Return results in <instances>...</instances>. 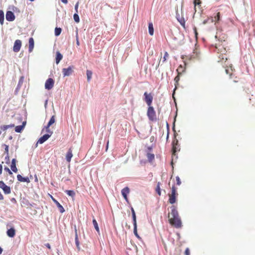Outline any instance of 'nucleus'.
Here are the masks:
<instances>
[{
  "label": "nucleus",
  "instance_id": "a878e982",
  "mask_svg": "<svg viewBox=\"0 0 255 255\" xmlns=\"http://www.w3.org/2000/svg\"><path fill=\"white\" fill-rule=\"evenodd\" d=\"M225 71L227 74H229L230 76H231L233 73V69L232 68V66H230V67H227L226 68Z\"/></svg>",
  "mask_w": 255,
  "mask_h": 255
},
{
  "label": "nucleus",
  "instance_id": "680f3d73",
  "mask_svg": "<svg viewBox=\"0 0 255 255\" xmlns=\"http://www.w3.org/2000/svg\"><path fill=\"white\" fill-rule=\"evenodd\" d=\"M30 0V1H34V0Z\"/></svg>",
  "mask_w": 255,
  "mask_h": 255
},
{
  "label": "nucleus",
  "instance_id": "13d9d810",
  "mask_svg": "<svg viewBox=\"0 0 255 255\" xmlns=\"http://www.w3.org/2000/svg\"><path fill=\"white\" fill-rule=\"evenodd\" d=\"M2 252V248L0 247V254H1Z\"/></svg>",
  "mask_w": 255,
  "mask_h": 255
},
{
  "label": "nucleus",
  "instance_id": "473e14b6",
  "mask_svg": "<svg viewBox=\"0 0 255 255\" xmlns=\"http://www.w3.org/2000/svg\"><path fill=\"white\" fill-rule=\"evenodd\" d=\"M219 58L220 59V60L219 62H221L222 60H224L225 59L226 60H227V57L226 56V55L225 54H221L219 55Z\"/></svg>",
  "mask_w": 255,
  "mask_h": 255
},
{
  "label": "nucleus",
  "instance_id": "2eb2a0df",
  "mask_svg": "<svg viewBox=\"0 0 255 255\" xmlns=\"http://www.w3.org/2000/svg\"><path fill=\"white\" fill-rule=\"evenodd\" d=\"M55 122V116H53L50 121H49L48 124H47V126L45 127L46 128V130L47 132H49L50 129H49V127L50 126H51L53 124H54V123Z\"/></svg>",
  "mask_w": 255,
  "mask_h": 255
},
{
  "label": "nucleus",
  "instance_id": "8fccbe9b",
  "mask_svg": "<svg viewBox=\"0 0 255 255\" xmlns=\"http://www.w3.org/2000/svg\"><path fill=\"white\" fill-rule=\"evenodd\" d=\"M16 159L13 158L12 159V161H11V164H16Z\"/></svg>",
  "mask_w": 255,
  "mask_h": 255
},
{
  "label": "nucleus",
  "instance_id": "393cba45",
  "mask_svg": "<svg viewBox=\"0 0 255 255\" xmlns=\"http://www.w3.org/2000/svg\"><path fill=\"white\" fill-rule=\"evenodd\" d=\"M14 127V124H10V125H4V126L0 127V129L3 131H5L6 129H7L8 128H13Z\"/></svg>",
  "mask_w": 255,
  "mask_h": 255
},
{
  "label": "nucleus",
  "instance_id": "49530a36",
  "mask_svg": "<svg viewBox=\"0 0 255 255\" xmlns=\"http://www.w3.org/2000/svg\"><path fill=\"white\" fill-rule=\"evenodd\" d=\"M78 6H79V2H77L75 5V9L76 11V13H78Z\"/></svg>",
  "mask_w": 255,
  "mask_h": 255
},
{
  "label": "nucleus",
  "instance_id": "cd10ccee",
  "mask_svg": "<svg viewBox=\"0 0 255 255\" xmlns=\"http://www.w3.org/2000/svg\"><path fill=\"white\" fill-rule=\"evenodd\" d=\"M169 58V54L167 52H164V56H163V57L162 58V60H160L159 62H160L161 61L162 62V63H164V62H165V61H166L167 59ZM160 63H159V64Z\"/></svg>",
  "mask_w": 255,
  "mask_h": 255
},
{
  "label": "nucleus",
  "instance_id": "ea45409f",
  "mask_svg": "<svg viewBox=\"0 0 255 255\" xmlns=\"http://www.w3.org/2000/svg\"><path fill=\"white\" fill-rule=\"evenodd\" d=\"M132 219H133V226H137L135 214H132Z\"/></svg>",
  "mask_w": 255,
  "mask_h": 255
},
{
  "label": "nucleus",
  "instance_id": "052dcab7",
  "mask_svg": "<svg viewBox=\"0 0 255 255\" xmlns=\"http://www.w3.org/2000/svg\"><path fill=\"white\" fill-rule=\"evenodd\" d=\"M5 158L7 159L8 160H9V156H8V154H7V156L5 157Z\"/></svg>",
  "mask_w": 255,
  "mask_h": 255
},
{
  "label": "nucleus",
  "instance_id": "ddd939ff",
  "mask_svg": "<svg viewBox=\"0 0 255 255\" xmlns=\"http://www.w3.org/2000/svg\"><path fill=\"white\" fill-rule=\"evenodd\" d=\"M221 14L220 12L217 13L216 15L214 17H211V19L212 22H215V24L218 23L220 20Z\"/></svg>",
  "mask_w": 255,
  "mask_h": 255
},
{
  "label": "nucleus",
  "instance_id": "1a4fd4ad",
  "mask_svg": "<svg viewBox=\"0 0 255 255\" xmlns=\"http://www.w3.org/2000/svg\"><path fill=\"white\" fill-rule=\"evenodd\" d=\"M49 134H45L41 136L38 140L37 143H39L40 144H42L46 140H47L52 135V131H49L48 132Z\"/></svg>",
  "mask_w": 255,
  "mask_h": 255
},
{
  "label": "nucleus",
  "instance_id": "6e6d98bb",
  "mask_svg": "<svg viewBox=\"0 0 255 255\" xmlns=\"http://www.w3.org/2000/svg\"><path fill=\"white\" fill-rule=\"evenodd\" d=\"M3 199V196L1 194V193L0 192V200Z\"/></svg>",
  "mask_w": 255,
  "mask_h": 255
},
{
  "label": "nucleus",
  "instance_id": "c9c22d12",
  "mask_svg": "<svg viewBox=\"0 0 255 255\" xmlns=\"http://www.w3.org/2000/svg\"><path fill=\"white\" fill-rule=\"evenodd\" d=\"M61 31L62 29L61 28L56 27L55 29V35L56 36H59L60 34Z\"/></svg>",
  "mask_w": 255,
  "mask_h": 255
},
{
  "label": "nucleus",
  "instance_id": "7c9ffc66",
  "mask_svg": "<svg viewBox=\"0 0 255 255\" xmlns=\"http://www.w3.org/2000/svg\"><path fill=\"white\" fill-rule=\"evenodd\" d=\"M4 22V13L2 10H0V23L1 25L3 24Z\"/></svg>",
  "mask_w": 255,
  "mask_h": 255
},
{
  "label": "nucleus",
  "instance_id": "72a5a7b5",
  "mask_svg": "<svg viewBox=\"0 0 255 255\" xmlns=\"http://www.w3.org/2000/svg\"><path fill=\"white\" fill-rule=\"evenodd\" d=\"M65 192L69 196L73 197L75 195V193L73 190H66Z\"/></svg>",
  "mask_w": 255,
  "mask_h": 255
},
{
  "label": "nucleus",
  "instance_id": "3c124183",
  "mask_svg": "<svg viewBox=\"0 0 255 255\" xmlns=\"http://www.w3.org/2000/svg\"><path fill=\"white\" fill-rule=\"evenodd\" d=\"M2 166L1 164H0V174L2 173Z\"/></svg>",
  "mask_w": 255,
  "mask_h": 255
},
{
  "label": "nucleus",
  "instance_id": "9d476101",
  "mask_svg": "<svg viewBox=\"0 0 255 255\" xmlns=\"http://www.w3.org/2000/svg\"><path fill=\"white\" fill-rule=\"evenodd\" d=\"M21 41L20 40H16L14 43V46L13 47V50L14 52H18L21 48Z\"/></svg>",
  "mask_w": 255,
  "mask_h": 255
},
{
  "label": "nucleus",
  "instance_id": "39448f33",
  "mask_svg": "<svg viewBox=\"0 0 255 255\" xmlns=\"http://www.w3.org/2000/svg\"><path fill=\"white\" fill-rule=\"evenodd\" d=\"M74 66H70L67 68H63L62 69V73L64 77L69 76L71 75L74 72Z\"/></svg>",
  "mask_w": 255,
  "mask_h": 255
},
{
  "label": "nucleus",
  "instance_id": "6e6552de",
  "mask_svg": "<svg viewBox=\"0 0 255 255\" xmlns=\"http://www.w3.org/2000/svg\"><path fill=\"white\" fill-rule=\"evenodd\" d=\"M179 145H178V141L177 139H175L172 142V155L175 156L176 155V152L177 151H179L180 149L179 148Z\"/></svg>",
  "mask_w": 255,
  "mask_h": 255
},
{
  "label": "nucleus",
  "instance_id": "4c0bfd02",
  "mask_svg": "<svg viewBox=\"0 0 255 255\" xmlns=\"http://www.w3.org/2000/svg\"><path fill=\"white\" fill-rule=\"evenodd\" d=\"M134 226V229H133V232L135 236L138 238V239H141V238L139 237V236L137 234V226Z\"/></svg>",
  "mask_w": 255,
  "mask_h": 255
},
{
  "label": "nucleus",
  "instance_id": "79ce46f5",
  "mask_svg": "<svg viewBox=\"0 0 255 255\" xmlns=\"http://www.w3.org/2000/svg\"><path fill=\"white\" fill-rule=\"evenodd\" d=\"M176 182L177 185H180L181 184V181L179 176L176 177Z\"/></svg>",
  "mask_w": 255,
  "mask_h": 255
},
{
  "label": "nucleus",
  "instance_id": "423d86ee",
  "mask_svg": "<svg viewBox=\"0 0 255 255\" xmlns=\"http://www.w3.org/2000/svg\"><path fill=\"white\" fill-rule=\"evenodd\" d=\"M0 188L2 189L5 194H10L11 192L10 187L7 186L2 181H0Z\"/></svg>",
  "mask_w": 255,
  "mask_h": 255
},
{
  "label": "nucleus",
  "instance_id": "f3484780",
  "mask_svg": "<svg viewBox=\"0 0 255 255\" xmlns=\"http://www.w3.org/2000/svg\"><path fill=\"white\" fill-rule=\"evenodd\" d=\"M17 180L20 182L29 183L30 180L28 177H23L21 175L18 174L17 175Z\"/></svg>",
  "mask_w": 255,
  "mask_h": 255
},
{
  "label": "nucleus",
  "instance_id": "c756f323",
  "mask_svg": "<svg viewBox=\"0 0 255 255\" xmlns=\"http://www.w3.org/2000/svg\"><path fill=\"white\" fill-rule=\"evenodd\" d=\"M193 3H194V4L195 10L196 11V7L197 5L199 6V7L201 6V1L200 0H194Z\"/></svg>",
  "mask_w": 255,
  "mask_h": 255
},
{
  "label": "nucleus",
  "instance_id": "a18cd8bd",
  "mask_svg": "<svg viewBox=\"0 0 255 255\" xmlns=\"http://www.w3.org/2000/svg\"><path fill=\"white\" fill-rule=\"evenodd\" d=\"M184 254L185 255H190V251L188 248L185 250Z\"/></svg>",
  "mask_w": 255,
  "mask_h": 255
},
{
  "label": "nucleus",
  "instance_id": "5701e85b",
  "mask_svg": "<svg viewBox=\"0 0 255 255\" xmlns=\"http://www.w3.org/2000/svg\"><path fill=\"white\" fill-rule=\"evenodd\" d=\"M181 75H178L175 77L174 82H175V88L174 91L177 89L178 86L179 85V81L180 80V77Z\"/></svg>",
  "mask_w": 255,
  "mask_h": 255
},
{
  "label": "nucleus",
  "instance_id": "f257e3e1",
  "mask_svg": "<svg viewBox=\"0 0 255 255\" xmlns=\"http://www.w3.org/2000/svg\"><path fill=\"white\" fill-rule=\"evenodd\" d=\"M168 219L171 226L176 228H181V220L179 216L178 211L174 206L171 207V212L168 214Z\"/></svg>",
  "mask_w": 255,
  "mask_h": 255
},
{
  "label": "nucleus",
  "instance_id": "37998d69",
  "mask_svg": "<svg viewBox=\"0 0 255 255\" xmlns=\"http://www.w3.org/2000/svg\"><path fill=\"white\" fill-rule=\"evenodd\" d=\"M75 242H76V244L77 247L79 248V242L78 241L77 234H76Z\"/></svg>",
  "mask_w": 255,
  "mask_h": 255
},
{
  "label": "nucleus",
  "instance_id": "58836bf2",
  "mask_svg": "<svg viewBox=\"0 0 255 255\" xmlns=\"http://www.w3.org/2000/svg\"><path fill=\"white\" fill-rule=\"evenodd\" d=\"M11 169L15 173L17 172V169L16 167V164H11L10 166Z\"/></svg>",
  "mask_w": 255,
  "mask_h": 255
},
{
  "label": "nucleus",
  "instance_id": "f704fd0d",
  "mask_svg": "<svg viewBox=\"0 0 255 255\" xmlns=\"http://www.w3.org/2000/svg\"><path fill=\"white\" fill-rule=\"evenodd\" d=\"M93 225H94L96 230L98 232H99V228L98 225V223H97L96 219H94L93 220Z\"/></svg>",
  "mask_w": 255,
  "mask_h": 255
},
{
  "label": "nucleus",
  "instance_id": "603ef678",
  "mask_svg": "<svg viewBox=\"0 0 255 255\" xmlns=\"http://www.w3.org/2000/svg\"><path fill=\"white\" fill-rule=\"evenodd\" d=\"M131 211L132 215L135 214V211H134V209H133V208L132 207H131Z\"/></svg>",
  "mask_w": 255,
  "mask_h": 255
},
{
  "label": "nucleus",
  "instance_id": "dca6fc26",
  "mask_svg": "<svg viewBox=\"0 0 255 255\" xmlns=\"http://www.w3.org/2000/svg\"><path fill=\"white\" fill-rule=\"evenodd\" d=\"M73 157L72 149V148H70L66 155V159L67 162H70L71 158Z\"/></svg>",
  "mask_w": 255,
  "mask_h": 255
},
{
  "label": "nucleus",
  "instance_id": "4be33fe9",
  "mask_svg": "<svg viewBox=\"0 0 255 255\" xmlns=\"http://www.w3.org/2000/svg\"><path fill=\"white\" fill-rule=\"evenodd\" d=\"M52 199H53V200L54 202V203L56 204L57 206L59 208L60 212L61 213H64L65 212V210H64V208L63 207V206L56 200H55V199H53V198H52Z\"/></svg>",
  "mask_w": 255,
  "mask_h": 255
},
{
  "label": "nucleus",
  "instance_id": "7ed1b4c3",
  "mask_svg": "<svg viewBox=\"0 0 255 255\" xmlns=\"http://www.w3.org/2000/svg\"><path fill=\"white\" fill-rule=\"evenodd\" d=\"M177 195L176 189L174 186H173L171 188V193L169 194V202L171 204L175 203L176 201Z\"/></svg>",
  "mask_w": 255,
  "mask_h": 255
},
{
  "label": "nucleus",
  "instance_id": "0eeeda50",
  "mask_svg": "<svg viewBox=\"0 0 255 255\" xmlns=\"http://www.w3.org/2000/svg\"><path fill=\"white\" fill-rule=\"evenodd\" d=\"M54 81L53 79L49 78L45 82V88L47 90H51L54 86Z\"/></svg>",
  "mask_w": 255,
  "mask_h": 255
},
{
  "label": "nucleus",
  "instance_id": "e2e57ef3",
  "mask_svg": "<svg viewBox=\"0 0 255 255\" xmlns=\"http://www.w3.org/2000/svg\"><path fill=\"white\" fill-rule=\"evenodd\" d=\"M1 133V130H0V134Z\"/></svg>",
  "mask_w": 255,
  "mask_h": 255
},
{
  "label": "nucleus",
  "instance_id": "f03ea898",
  "mask_svg": "<svg viewBox=\"0 0 255 255\" xmlns=\"http://www.w3.org/2000/svg\"><path fill=\"white\" fill-rule=\"evenodd\" d=\"M147 116L149 120L153 122L156 120V113L152 106H148L147 111Z\"/></svg>",
  "mask_w": 255,
  "mask_h": 255
},
{
  "label": "nucleus",
  "instance_id": "20e7f679",
  "mask_svg": "<svg viewBox=\"0 0 255 255\" xmlns=\"http://www.w3.org/2000/svg\"><path fill=\"white\" fill-rule=\"evenodd\" d=\"M144 101L148 106H151L153 101V96L151 93H148L147 92L144 93Z\"/></svg>",
  "mask_w": 255,
  "mask_h": 255
},
{
  "label": "nucleus",
  "instance_id": "a211bd4d",
  "mask_svg": "<svg viewBox=\"0 0 255 255\" xmlns=\"http://www.w3.org/2000/svg\"><path fill=\"white\" fill-rule=\"evenodd\" d=\"M26 124V122H23L22 125L20 126H16L15 128V131L16 132H20L24 128Z\"/></svg>",
  "mask_w": 255,
  "mask_h": 255
},
{
  "label": "nucleus",
  "instance_id": "864d4df0",
  "mask_svg": "<svg viewBox=\"0 0 255 255\" xmlns=\"http://www.w3.org/2000/svg\"><path fill=\"white\" fill-rule=\"evenodd\" d=\"M45 246L48 248V249H50V245L49 244L47 243L45 244Z\"/></svg>",
  "mask_w": 255,
  "mask_h": 255
},
{
  "label": "nucleus",
  "instance_id": "4d7b16f0",
  "mask_svg": "<svg viewBox=\"0 0 255 255\" xmlns=\"http://www.w3.org/2000/svg\"><path fill=\"white\" fill-rule=\"evenodd\" d=\"M194 30H195V35H196V36H197V30H196V28L194 29Z\"/></svg>",
  "mask_w": 255,
  "mask_h": 255
},
{
  "label": "nucleus",
  "instance_id": "aec40b11",
  "mask_svg": "<svg viewBox=\"0 0 255 255\" xmlns=\"http://www.w3.org/2000/svg\"><path fill=\"white\" fill-rule=\"evenodd\" d=\"M185 67L184 66H182V65H180L176 70L177 74L181 75L184 72H185Z\"/></svg>",
  "mask_w": 255,
  "mask_h": 255
},
{
  "label": "nucleus",
  "instance_id": "09e8293b",
  "mask_svg": "<svg viewBox=\"0 0 255 255\" xmlns=\"http://www.w3.org/2000/svg\"><path fill=\"white\" fill-rule=\"evenodd\" d=\"M180 24L184 27L185 26V21L184 20H179Z\"/></svg>",
  "mask_w": 255,
  "mask_h": 255
},
{
  "label": "nucleus",
  "instance_id": "bf43d9fd",
  "mask_svg": "<svg viewBox=\"0 0 255 255\" xmlns=\"http://www.w3.org/2000/svg\"><path fill=\"white\" fill-rule=\"evenodd\" d=\"M108 145H109V141H108L107 142V147H106V150L108 149Z\"/></svg>",
  "mask_w": 255,
  "mask_h": 255
},
{
  "label": "nucleus",
  "instance_id": "9b49d317",
  "mask_svg": "<svg viewBox=\"0 0 255 255\" xmlns=\"http://www.w3.org/2000/svg\"><path fill=\"white\" fill-rule=\"evenodd\" d=\"M6 19L9 21H13L15 19L14 13L11 11H7L6 13Z\"/></svg>",
  "mask_w": 255,
  "mask_h": 255
},
{
  "label": "nucleus",
  "instance_id": "e433bc0d",
  "mask_svg": "<svg viewBox=\"0 0 255 255\" xmlns=\"http://www.w3.org/2000/svg\"><path fill=\"white\" fill-rule=\"evenodd\" d=\"M73 17H74V19L75 21V22H76L77 23L79 22L80 18H79V15L77 14V13H76L74 14Z\"/></svg>",
  "mask_w": 255,
  "mask_h": 255
},
{
  "label": "nucleus",
  "instance_id": "de8ad7c7",
  "mask_svg": "<svg viewBox=\"0 0 255 255\" xmlns=\"http://www.w3.org/2000/svg\"><path fill=\"white\" fill-rule=\"evenodd\" d=\"M4 170H5L6 171L8 172V173H9V174H12V172H11V171L9 170V169L8 167H5L4 168Z\"/></svg>",
  "mask_w": 255,
  "mask_h": 255
},
{
  "label": "nucleus",
  "instance_id": "4468645a",
  "mask_svg": "<svg viewBox=\"0 0 255 255\" xmlns=\"http://www.w3.org/2000/svg\"><path fill=\"white\" fill-rule=\"evenodd\" d=\"M16 231L13 227L8 229L6 232L7 235L10 238H13L15 235Z\"/></svg>",
  "mask_w": 255,
  "mask_h": 255
},
{
  "label": "nucleus",
  "instance_id": "c85d7f7f",
  "mask_svg": "<svg viewBox=\"0 0 255 255\" xmlns=\"http://www.w3.org/2000/svg\"><path fill=\"white\" fill-rule=\"evenodd\" d=\"M160 185H161V183L160 182H158L157 184L156 188H155V191L159 196L161 195V190H160Z\"/></svg>",
  "mask_w": 255,
  "mask_h": 255
},
{
  "label": "nucleus",
  "instance_id": "a19ab883",
  "mask_svg": "<svg viewBox=\"0 0 255 255\" xmlns=\"http://www.w3.org/2000/svg\"><path fill=\"white\" fill-rule=\"evenodd\" d=\"M76 44H77V46H79L80 45V42H79V41L78 30H76Z\"/></svg>",
  "mask_w": 255,
  "mask_h": 255
},
{
  "label": "nucleus",
  "instance_id": "bb28decb",
  "mask_svg": "<svg viewBox=\"0 0 255 255\" xmlns=\"http://www.w3.org/2000/svg\"><path fill=\"white\" fill-rule=\"evenodd\" d=\"M86 74L87 77V81L88 82H90L92 78L93 73L91 70H87L86 71Z\"/></svg>",
  "mask_w": 255,
  "mask_h": 255
},
{
  "label": "nucleus",
  "instance_id": "5fc2aeb1",
  "mask_svg": "<svg viewBox=\"0 0 255 255\" xmlns=\"http://www.w3.org/2000/svg\"><path fill=\"white\" fill-rule=\"evenodd\" d=\"M62 2L65 4L67 3L68 0H61Z\"/></svg>",
  "mask_w": 255,
  "mask_h": 255
},
{
  "label": "nucleus",
  "instance_id": "b1692460",
  "mask_svg": "<svg viewBox=\"0 0 255 255\" xmlns=\"http://www.w3.org/2000/svg\"><path fill=\"white\" fill-rule=\"evenodd\" d=\"M148 32L150 35H153L154 33V29L153 24L151 22L148 23Z\"/></svg>",
  "mask_w": 255,
  "mask_h": 255
},
{
  "label": "nucleus",
  "instance_id": "c03bdc74",
  "mask_svg": "<svg viewBox=\"0 0 255 255\" xmlns=\"http://www.w3.org/2000/svg\"><path fill=\"white\" fill-rule=\"evenodd\" d=\"M4 146H5L4 151L7 154H8V146L6 144H4Z\"/></svg>",
  "mask_w": 255,
  "mask_h": 255
},
{
  "label": "nucleus",
  "instance_id": "6ab92c4d",
  "mask_svg": "<svg viewBox=\"0 0 255 255\" xmlns=\"http://www.w3.org/2000/svg\"><path fill=\"white\" fill-rule=\"evenodd\" d=\"M34 45V39L33 38L31 37L29 39V52H32L33 49Z\"/></svg>",
  "mask_w": 255,
  "mask_h": 255
},
{
  "label": "nucleus",
  "instance_id": "2f4dec72",
  "mask_svg": "<svg viewBox=\"0 0 255 255\" xmlns=\"http://www.w3.org/2000/svg\"><path fill=\"white\" fill-rule=\"evenodd\" d=\"M147 157L149 161L151 162L154 159V155L151 153H148L147 154Z\"/></svg>",
  "mask_w": 255,
  "mask_h": 255
},
{
  "label": "nucleus",
  "instance_id": "f8f14e48",
  "mask_svg": "<svg viewBox=\"0 0 255 255\" xmlns=\"http://www.w3.org/2000/svg\"><path fill=\"white\" fill-rule=\"evenodd\" d=\"M129 193V189L128 187H126L122 190V194L124 199L128 201V194Z\"/></svg>",
  "mask_w": 255,
  "mask_h": 255
},
{
  "label": "nucleus",
  "instance_id": "412c9836",
  "mask_svg": "<svg viewBox=\"0 0 255 255\" xmlns=\"http://www.w3.org/2000/svg\"><path fill=\"white\" fill-rule=\"evenodd\" d=\"M63 58L62 55L59 51H57L56 53V63L58 64Z\"/></svg>",
  "mask_w": 255,
  "mask_h": 255
}]
</instances>
